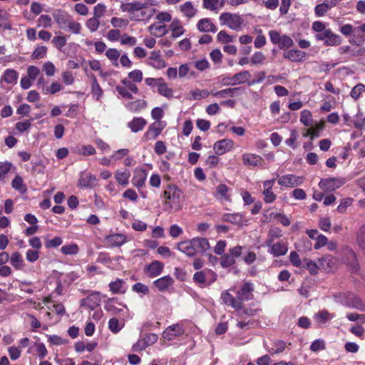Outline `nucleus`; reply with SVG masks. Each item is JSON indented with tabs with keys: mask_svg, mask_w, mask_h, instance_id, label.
Masks as SVG:
<instances>
[{
	"mask_svg": "<svg viewBox=\"0 0 365 365\" xmlns=\"http://www.w3.org/2000/svg\"><path fill=\"white\" fill-rule=\"evenodd\" d=\"M165 210L179 211L182 208L183 200L182 191L175 185H168L163 191Z\"/></svg>",
	"mask_w": 365,
	"mask_h": 365,
	"instance_id": "f257e3e1",
	"label": "nucleus"
},
{
	"mask_svg": "<svg viewBox=\"0 0 365 365\" xmlns=\"http://www.w3.org/2000/svg\"><path fill=\"white\" fill-rule=\"evenodd\" d=\"M179 251L188 257H193L197 253H203L210 248V243L206 238L194 237L190 240L180 242L177 245Z\"/></svg>",
	"mask_w": 365,
	"mask_h": 365,
	"instance_id": "f03ea898",
	"label": "nucleus"
},
{
	"mask_svg": "<svg viewBox=\"0 0 365 365\" xmlns=\"http://www.w3.org/2000/svg\"><path fill=\"white\" fill-rule=\"evenodd\" d=\"M219 19L222 25H226L230 29L236 31L241 28L244 22L243 19L239 14L229 12L221 14Z\"/></svg>",
	"mask_w": 365,
	"mask_h": 365,
	"instance_id": "7ed1b4c3",
	"label": "nucleus"
},
{
	"mask_svg": "<svg viewBox=\"0 0 365 365\" xmlns=\"http://www.w3.org/2000/svg\"><path fill=\"white\" fill-rule=\"evenodd\" d=\"M341 302L351 308L359 311H365V302L362 301L359 297L351 292L343 293L340 296Z\"/></svg>",
	"mask_w": 365,
	"mask_h": 365,
	"instance_id": "20e7f679",
	"label": "nucleus"
},
{
	"mask_svg": "<svg viewBox=\"0 0 365 365\" xmlns=\"http://www.w3.org/2000/svg\"><path fill=\"white\" fill-rule=\"evenodd\" d=\"M339 31L346 36L353 34V38L350 40V43L352 44L360 46L365 41V36L357 34L356 27L354 28L353 26L349 24L341 26L339 29Z\"/></svg>",
	"mask_w": 365,
	"mask_h": 365,
	"instance_id": "39448f33",
	"label": "nucleus"
},
{
	"mask_svg": "<svg viewBox=\"0 0 365 365\" xmlns=\"http://www.w3.org/2000/svg\"><path fill=\"white\" fill-rule=\"evenodd\" d=\"M346 182L342 178H329L322 179L319 182V187L328 192L334 191Z\"/></svg>",
	"mask_w": 365,
	"mask_h": 365,
	"instance_id": "423d86ee",
	"label": "nucleus"
},
{
	"mask_svg": "<svg viewBox=\"0 0 365 365\" xmlns=\"http://www.w3.org/2000/svg\"><path fill=\"white\" fill-rule=\"evenodd\" d=\"M104 309L111 312L113 314H122L126 316L128 312V308L125 304L118 302L115 299H109L104 305Z\"/></svg>",
	"mask_w": 365,
	"mask_h": 365,
	"instance_id": "0eeeda50",
	"label": "nucleus"
},
{
	"mask_svg": "<svg viewBox=\"0 0 365 365\" xmlns=\"http://www.w3.org/2000/svg\"><path fill=\"white\" fill-rule=\"evenodd\" d=\"M158 336L155 334H147L144 338L139 339L132 346L134 351H140L148 346L153 345L158 341Z\"/></svg>",
	"mask_w": 365,
	"mask_h": 365,
	"instance_id": "6e6552de",
	"label": "nucleus"
},
{
	"mask_svg": "<svg viewBox=\"0 0 365 365\" xmlns=\"http://www.w3.org/2000/svg\"><path fill=\"white\" fill-rule=\"evenodd\" d=\"M254 290L255 287L252 282H247L244 283L237 292V299H239L242 304L243 301L252 300L254 298Z\"/></svg>",
	"mask_w": 365,
	"mask_h": 365,
	"instance_id": "1a4fd4ad",
	"label": "nucleus"
},
{
	"mask_svg": "<svg viewBox=\"0 0 365 365\" xmlns=\"http://www.w3.org/2000/svg\"><path fill=\"white\" fill-rule=\"evenodd\" d=\"M304 177L297 176L292 174L282 175L278 180V184L285 187H297L302 185L304 182Z\"/></svg>",
	"mask_w": 365,
	"mask_h": 365,
	"instance_id": "9d476101",
	"label": "nucleus"
},
{
	"mask_svg": "<svg viewBox=\"0 0 365 365\" xmlns=\"http://www.w3.org/2000/svg\"><path fill=\"white\" fill-rule=\"evenodd\" d=\"M165 126V123L160 120L153 123L144 133L143 138L146 140L155 139L161 133Z\"/></svg>",
	"mask_w": 365,
	"mask_h": 365,
	"instance_id": "9b49d317",
	"label": "nucleus"
},
{
	"mask_svg": "<svg viewBox=\"0 0 365 365\" xmlns=\"http://www.w3.org/2000/svg\"><path fill=\"white\" fill-rule=\"evenodd\" d=\"M128 237L121 233H113L106 236L104 242L110 247H120L127 242Z\"/></svg>",
	"mask_w": 365,
	"mask_h": 365,
	"instance_id": "f8f14e48",
	"label": "nucleus"
},
{
	"mask_svg": "<svg viewBox=\"0 0 365 365\" xmlns=\"http://www.w3.org/2000/svg\"><path fill=\"white\" fill-rule=\"evenodd\" d=\"M52 15L58 26L62 29L67 30V25L71 20L72 17L65 11L61 9L54 10Z\"/></svg>",
	"mask_w": 365,
	"mask_h": 365,
	"instance_id": "ddd939ff",
	"label": "nucleus"
},
{
	"mask_svg": "<svg viewBox=\"0 0 365 365\" xmlns=\"http://www.w3.org/2000/svg\"><path fill=\"white\" fill-rule=\"evenodd\" d=\"M272 240L267 241V246L270 247L269 252L274 257H279L284 255L288 251V244L287 242H277L272 244Z\"/></svg>",
	"mask_w": 365,
	"mask_h": 365,
	"instance_id": "4468645a",
	"label": "nucleus"
},
{
	"mask_svg": "<svg viewBox=\"0 0 365 365\" xmlns=\"http://www.w3.org/2000/svg\"><path fill=\"white\" fill-rule=\"evenodd\" d=\"M184 334V329L179 324L169 326L163 333V336L168 341H171L175 338L180 336Z\"/></svg>",
	"mask_w": 365,
	"mask_h": 365,
	"instance_id": "2eb2a0df",
	"label": "nucleus"
},
{
	"mask_svg": "<svg viewBox=\"0 0 365 365\" xmlns=\"http://www.w3.org/2000/svg\"><path fill=\"white\" fill-rule=\"evenodd\" d=\"M233 141L229 138H225L215 143L213 149L217 155H223L230 151L233 148Z\"/></svg>",
	"mask_w": 365,
	"mask_h": 365,
	"instance_id": "dca6fc26",
	"label": "nucleus"
},
{
	"mask_svg": "<svg viewBox=\"0 0 365 365\" xmlns=\"http://www.w3.org/2000/svg\"><path fill=\"white\" fill-rule=\"evenodd\" d=\"M283 57L292 62L299 63L305 61L307 53L298 49H290L284 52Z\"/></svg>",
	"mask_w": 365,
	"mask_h": 365,
	"instance_id": "f3484780",
	"label": "nucleus"
},
{
	"mask_svg": "<svg viewBox=\"0 0 365 365\" xmlns=\"http://www.w3.org/2000/svg\"><path fill=\"white\" fill-rule=\"evenodd\" d=\"M148 172L145 168H136L134 171V175L132 178L133 185L140 189L145 185L147 179Z\"/></svg>",
	"mask_w": 365,
	"mask_h": 365,
	"instance_id": "a211bd4d",
	"label": "nucleus"
},
{
	"mask_svg": "<svg viewBox=\"0 0 365 365\" xmlns=\"http://www.w3.org/2000/svg\"><path fill=\"white\" fill-rule=\"evenodd\" d=\"M242 161L245 165L252 167H262L264 162L261 156L252 153L243 154Z\"/></svg>",
	"mask_w": 365,
	"mask_h": 365,
	"instance_id": "6ab92c4d",
	"label": "nucleus"
},
{
	"mask_svg": "<svg viewBox=\"0 0 365 365\" xmlns=\"http://www.w3.org/2000/svg\"><path fill=\"white\" fill-rule=\"evenodd\" d=\"M96 176L86 172H83L79 178V186L81 187H93L97 185Z\"/></svg>",
	"mask_w": 365,
	"mask_h": 365,
	"instance_id": "aec40b11",
	"label": "nucleus"
},
{
	"mask_svg": "<svg viewBox=\"0 0 365 365\" xmlns=\"http://www.w3.org/2000/svg\"><path fill=\"white\" fill-rule=\"evenodd\" d=\"M101 296L99 292H93L86 298H83L81 300V305L87 307L91 309H95L99 305L101 302Z\"/></svg>",
	"mask_w": 365,
	"mask_h": 365,
	"instance_id": "412c9836",
	"label": "nucleus"
},
{
	"mask_svg": "<svg viewBox=\"0 0 365 365\" xmlns=\"http://www.w3.org/2000/svg\"><path fill=\"white\" fill-rule=\"evenodd\" d=\"M197 29L202 33H215L217 30L216 26L209 18H204L198 21Z\"/></svg>",
	"mask_w": 365,
	"mask_h": 365,
	"instance_id": "4be33fe9",
	"label": "nucleus"
},
{
	"mask_svg": "<svg viewBox=\"0 0 365 365\" xmlns=\"http://www.w3.org/2000/svg\"><path fill=\"white\" fill-rule=\"evenodd\" d=\"M150 61L148 64L156 69H161L166 66L164 59L162 58L160 51H153L149 56Z\"/></svg>",
	"mask_w": 365,
	"mask_h": 365,
	"instance_id": "5701e85b",
	"label": "nucleus"
},
{
	"mask_svg": "<svg viewBox=\"0 0 365 365\" xmlns=\"http://www.w3.org/2000/svg\"><path fill=\"white\" fill-rule=\"evenodd\" d=\"M236 315L240 319H247L249 317H254L257 314L259 310L257 309L245 308L242 307V304L240 302V307L235 309Z\"/></svg>",
	"mask_w": 365,
	"mask_h": 365,
	"instance_id": "b1692460",
	"label": "nucleus"
},
{
	"mask_svg": "<svg viewBox=\"0 0 365 365\" xmlns=\"http://www.w3.org/2000/svg\"><path fill=\"white\" fill-rule=\"evenodd\" d=\"M220 299L224 304L232 307L235 309L240 307L241 302L237 299V297H234L228 291L222 292Z\"/></svg>",
	"mask_w": 365,
	"mask_h": 365,
	"instance_id": "393cba45",
	"label": "nucleus"
},
{
	"mask_svg": "<svg viewBox=\"0 0 365 365\" xmlns=\"http://www.w3.org/2000/svg\"><path fill=\"white\" fill-rule=\"evenodd\" d=\"M163 267L164 264L162 262L155 260L146 267V269L150 277H155L162 273Z\"/></svg>",
	"mask_w": 365,
	"mask_h": 365,
	"instance_id": "a878e982",
	"label": "nucleus"
},
{
	"mask_svg": "<svg viewBox=\"0 0 365 365\" xmlns=\"http://www.w3.org/2000/svg\"><path fill=\"white\" fill-rule=\"evenodd\" d=\"M140 11V14H138L137 15L130 16V19L131 21L149 19L155 14L156 9L153 8H148V5H146V8Z\"/></svg>",
	"mask_w": 365,
	"mask_h": 365,
	"instance_id": "bb28decb",
	"label": "nucleus"
},
{
	"mask_svg": "<svg viewBox=\"0 0 365 365\" xmlns=\"http://www.w3.org/2000/svg\"><path fill=\"white\" fill-rule=\"evenodd\" d=\"M173 282V279L170 276L167 275L156 279L154 282V284L159 291L163 292L171 287Z\"/></svg>",
	"mask_w": 365,
	"mask_h": 365,
	"instance_id": "cd10ccee",
	"label": "nucleus"
},
{
	"mask_svg": "<svg viewBox=\"0 0 365 365\" xmlns=\"http://www.w3.org/2000/svg\"><path fill=\"white\" fill-rule=\"evenodd\" d=\"M147 122L142 117H135L133 120L128 123V127L133 133H138L142 130L145 126Z\"/></svg>",
	"mask_w": 365,
	"mask_h": 365,
	"instance_id": "c85d7f7f",
	"label": "nucleus"
},
{
	"mask_svg": "<svg viewBox=\"0 0 365 365\" xmlns=\"http://www.w3.org/2000/svg\"><path fill=\"white\" fill-rule=\"evenodd\" d=\"M241 88H225L217 92H212V95L217 98H225L226 96L234 97L241 93Z\"/></svg>",
	"mask_w": 365,
	"mask_h": 365,
	"instance_id": "c756f323",
	"label": "nucleus"
},
{
	"mask_svg": "<svg viewBox=\"0 0 365 365\" xmlns=\"http://www.w3.org/2000/svg\"><path fill=\"white\" fill-rule=\"evenodd\" d=\"M148 29L152 35L158 37L164 36L168 33L167 26L165 24L154 23L150 25Z\"/></svg>",
	"mask_w": 365,
	"mask_h": 365,
	"instance_id": "7c9ffc66",
	"label": "nucleus"
},
{
	"mask_svg": "<svg viewBox=\"0 0 365 365\" xmlns=\"http://www.w3.org/2000/svg\"><path fill=\"white\" fill-rule=\"evenodd\" d=\"M334 317V315L333 314L329 313L327 310H322L314 314V319L318 324L321 325L331 320Z\"/></svg>",
	"mask_w": 365,
	"mask_h": 365,
	"instance_id": "2f4dec72",
	"label": "nucleus"
},
{
	"mask_svg": "<svg viewBox=\"0 0 365 365\" xmlns=\"http://www.w3.org/2000/svg\"><path fill=\"white\" fill-rule=\"evenodd\" d=\"M19 78V73L14 69H6L1 78V82L5 81L9 84H16Z\"/></svg>",
	"mask_w": 365,
	"mask_h": 365,
	"instance_id": "473e14b6",
	"label": "nucleus"
},
{
	"mask_svg": "<svg viewBox=\"0 0 365 365\" xmlns=\"http://www.w3.org/2000/svg\"><path fill=\"white\" fill-rule=\"evenodd\" d=\"M222 220L233 225H240L242 224L243 215L241 213H225L222 216Z\"/></svg>",
	"mask_w": 365,
	"mask_h": 365,
	"instance_id": "72a5a7b5",
	"label": "nucleus"
},
{
	"mask_svg": "<svg viewBox=\"0 0 365 365\" xmlns=\"http://www.w3.org/2000/svg\"><path fill=\"white\" fill-rule=\"evenodd\" d=\"M90 77L92 80V83H91L92 96L96 101H99L100 98L103 96V91L101 87L100 86V85L98 84L96 77L93 74H91L90 76Z\"/></svg>",
	"mask_w": 365,
	"mask_h": 365,
	"instance_id": "f704fd0d",
	"label": "nucleus"
},
{
	"mask_svg": "<svg viewBox=\"0 0 365 365\" xmlns=\"http://www.w3.org/2000/svg\"><path fill=\"white\" fill-rule=\"evenodd\" d=\"M210 94H212V92H210L207 90H200L199 88H196L192 90L190 92L187 99L190 101H199L203 98H206Z\"/></svg>",
	"mask_w": 365,
	"mask_h": 365,
	"instance_id": "c9c22d12",
	"label": "nucleus"
},
{
	"mask_svg": "<svg viewBox=\"0 0 365 365\" xmlns=\"http://www.w3.org/2000/svg\"><path fill=\"white\" fill-rule=\"evenodd\" d=\"M326 36L327 38L325 39L324 44L327 46H338L341 42V36L332 32L331 29L329 32V34Z\"/></svg>",
	"mask_w": 365,
	"mask_h": 365,
	"instance_id": "e433bc0d",
	"label": "nucleus"
},
{
	"mask_svg": "<svg viewBox=\"0 0 365 365\" xmlns=\"http://www.w3.org/2000/svg\"><path fill=\"white\" fill-rule=\"evenodd\" d=\"M125 282L120 279H117L115 281L109 283L108 287L113 293H125L126 289L123 287Z\"/></svg>",
	"mask_w": 365,
	"mask_h": 365,
	"instance_id": "4c0bfd02",
	"label": "nucleus"
},
{
	"mask_svg": "<svg viewBox=\"0 0 365 365\" xmlns=\"http://www.w3.org/2000/svg\"><path fill=\"white\" fill-rule=\"evenodd\" d=\"M147 106L144 100H137L133 102L128 103L125 105L128 110L133 113H138L142 109H144Z\"/></svg>",
	"mask_w": 365,
	"mask_h": 365,
	"instance_id": "58836bf2",
	"label": "nucleus"
},
{
	"mask_svg": "<svg viewBox=\"0 0 365 365\" xmlns=\"http://www.w3.org/2000/svg\"><path fill=\"white\" fill-rule=\"evenodd\" d=\"M10 263L16 269H21L24 266L22 256L18 252H15L11 254L10 257Z\"/></svg>",
	"mask_w": 365,
	"mask_h": 365,
	"instance_id": "ea45409f",
	"label": "nucleus"
},
{
	"mask_svg": "<svg viewBox=\"0 0 365 365\" xmlns=\"http://www.w3.org/2000/svg\"><path fill=\"white\" fill-rule=\"evenodd\" d=\"M158 93L167 98L173 97V90L168 87V83L165 82L164 79H163L158 87Z\"/></svg>",
	"mask_w": 365,
	"mask_h": 365,
	"instance_id": "a19ab883",
	"label": "nucleus"
},
{
	"mask_svg": "<svg viewBox=\"0 0 365 365\" xmlns=\"http://www.w3.org/2000/svg\"><path fill=\"white\" fill-rule=\"evenodd\" d=\"M180 10L189 19L194 17L197 14V9L194 8L192 3L190 1H186L182 4L180 6Z\"/></svg>",
	"mask_w": 365,
	"mask_h": 365,
	"instance_id": "79ce46f5",
	"label": "nucleus"
},
{
	"mask_svg": "<svg viewBox=\"0 0 365 365\" xmlns=\"http://www.w3.org/2000/svg\"><path fill=\"white\" fill-rule=\"evenodd\" d=\"M106 56L114 66L118 67L119 66L118 58L120 56V53L118 50L116 48H109L106 51Z\"/></svg>",
	"mask_w": 365,
	"mask_h": 365,
	"instance_id": "37998d69",
	"label": "nucleus"
},
{
	"mask_svg": "<svg viewBox=\"0 0 365 365\" xmlns=\"http://www.w3.org/2000/svg\"><path fill=\"white\" fill-rule=\"evenodd\" d=\"M130 173L129 170L120 171L115 173L116 181L121 185H127L128 184Z\"/></svg>",
	"mask_w": 365,
	"mask_h": 365,
	"instance_id": "c03bdc74",
	"label": "nucleus"
},
{
	"mask_svg": "<svg viewBox=\"0 0 365 365\" xmlns=\"http://www.w3.org/2000/svg\"><path fill=\"white\" fill-rule=\"evenodd\" d=\"M250 77V73L248 71H243L232 76V80L235 86L242 84L247 82Z\"/></svg>",
	"mask_w": 365,
	"mask_h": 365,
	"instance_id": "a18cd8bd",
	"label": "nucleus"
},
{
	"mask_svg": "<svg viewBox=\"0 0 365 365\" xmlns=\"http://www.w3.org/2000/svg\"><path fill=\"white\" fill-rule=\"evenodd\" d=\"M302 267L307 269L311 274H316L319 270V266L315 262L308 259H305L304 260Z\"/></svg>",
	"mask_w": 365,
	"mask_h": 365,
	"instance_id": "49530a36",
	"label": "nucleus"
},
{
	"mask_svg": "<svg viewBox=\"0 0 365 365\" xmlns=\"http://www.w3.org/2000/svg\"><path fill=\"white\" fill-rule=\"evenodd\" d=\"M76 153L84 156L93 155L96 153V149L91 145H82L76 148Z\"/></svg>",
	"mask_w": 365,
	"mask_h": 365,
	"instance_id": "de8ad7c7",
	"label": "nucleus"
},
{
	"mask_svg": "<svg viewBox=\"0 0 365 365\" xmlns=\"http://www.w3.org/2000/svg\"><path fill=\"white\" fill-rule=\"evenodd\" d=\"M356 242L359 247L365 251V225L360 227L356 234Z\"/></svg>",
	"mask_w": 365,
	"mask_h": 365,
	"instance_id": "09e8293b",
	"label": "nucleus"
},
{
	"mask_svg": "<svg viewBox=\"0 0 365 365\" xmlns=\"http://www.w3.org/2000/svg\"><path fill=\"white\" fill-rule=\"evenodd\" d=\"M37 25L38 27L49 28L52 25L51 17L48 15H41L37 20Z\"/></svg>",
	"mask_w": 365,
	"mask_h": 365,
	"instance_id": "8fccbe9b",
	"label": "nucleus"
},
{
	"mask_svg": "<svg viewBox=\"0 0 365 365\" xmlns=\"http://www.w3.org/2000/svg\"><path fill=\"white\" fill-rule=\"evenodd\" d=\"M300 122L305 126H309L312 123V115L309 110H303L300 114Z\"/></svg>",
	"mask_w": 365,
	"mask_h": 365,
	"instance_id": "3c124183",
	"label": "nucleus"
},
{
	"mask_svg": "<svg viewBox=\"0 0 365 365\" xmlns=\"http://www.w3.org/2000/svg\"><path fill=\"white\" fill-rule=\"evenodd\" d=\"M47 52V48L44 46H38L33 51L31 57L32 59L43 58L46 56Z\"/></svg>",
	"mask_w": 365,
	"mask_h": 365,
	"instance_id": "603ef678",
	"label": "nucleus"
},
{
	"mask_svg": "<svg viewBox=\"0 0 365 365\" xmlns=\"http://www.w3.org/2000/svg\"><path fill=\"white\" fill-rule=\"evenodd\" d=\"M120 42L121 45L133 46L137 44V38L127 34H123L120 38Z\"/></svg>",
	"mask_w": 365,
	"mask_h": 365,
	"instance_id": "864d4df0",
	"label": "nucleus"
},
{
	"mask_svg": "<svg viewBox=\"0 0 365 365\" xmlns=\"http://www.w3.org/2000/svg\"><path fill=\"white\" fill-rule=\"evenodd\" d=\"M235 262V259L230 254H225L221 257L220 264L222 267L227 268L232 266Z\"/></svg>",
	"mask_w": 365,
	"mask_h": 365,
	"instance_id": "5fc2aeb1",
	"label": "nucleus"
},
{
	"mask_svg": "<svg viewBox=\"0 0 365 365\" xmlns=\"http://www.w3.org/2000/svg\"><path fill=\"white\" fill-rule=\"evenodd\" d=\"M123 327V324H120L118 319L113 317L111 318L108 322V327L110 330L114 333H118Z\"/></svg>",
	"mask_w": 365,
	"mask_h": 365,
	"instance_id": "6e6d98bb",
	"label": "nucleus"
},
{
	"mask_svg": "<svg viewBox=\"0 0 365 365\" xmlns=\"http://www.w3.org/2000/svg\"><path fill=\"white\" fill-rule=\"evenodd\" d=\"M86 26L91 32H95L99 28L100 21L96 17L93 16L86 21Z\"/></svg>",
	"mask_w": 365,
	"mask_h": 365,
	"instance_id": "4d7b16f0",
	"label": "nucleus"
},
{
	"mask_svg": "<svg viewBox=\"0 0 365 365\" xmlns=\"http://www.w3.org/2000/svg\"><path fill=\"white\" fill-rule=\"evenodd\" d=\"M293 45L294 41L290 36L287 35H282L278 46L280 49H284L291 48Z\"/></svg>",
	"mask_w": 365,
	"mask_h": 365,
	"instance_id": "13d9d810",
	"label": "nucleus"
},
{
	"mask_svg": "<svg viewBox=\"0 0 365 365\" xmlns=\"http://www.w3.org/2000/svg\"><path fill=\"white\" fill-rule=\"evenodd\" d=\"M132 290L138 294L145 295L149 293V288L147 285L138 282L132 286Z\"/></svg>",
	"mask_w": 365,
	"mask_h": 365,
	"instance_id": "bf43d9fd",
	"label": "nucleus"
},
{
	"mask_svg": "<svg viewBox=\"0 0 365 365\" xmlns=\"http://www.w3.org/2000/svg\"><path fill=\"white\" fill-rule=\"evenodd\" d=\"M286 348V343L282 340H277L273 343L271 350L269 351L271 354H279L282 352Z\"/></svg>",
	"mask_w": 365,
	"mask_h": 365,
	"instance_id": "052dcab7",
	"label": "nucleus"
},
{
	"mask_svg": "<svg viewBox=\"0 0 365 365\" xmlns=\"http://www.w3.org/2000/svg\"><path fill=\"white\" fill-rule=\"evenodd\" d=\"M130 16L133 15H137L138 14H135V11H140L143 10V9L146 8V5H148L147 2L142 3L140 1H133L130 2Z\"/></svg>",
	"mask_w": 365,
	"mask_h": 365,
	"instance_id": "680f3d73",
	"label": "nucleus"
},
{
	"mask_svg": "<svg viewBox=\"0 0 365 365\" xmlns=\"http://www.w3.org/2000/svg\"><path fill=\"white\" fill-rule=\"evenodd\" d=\"M61 251L64 255H76L78 252V247L76 244L66 245L61 248Z\"/></svg>",
	"mask_w": 365,
	"mask_h": 365,
	"instance_id": "e2e57ef3",
	"label": "nucleus"
},
{
	"mask_svg": "<svg viewBox=\"0 0 365 365\" xmlns=\"http://www.w3.org/2000/svg\"><path fill=\"white\" fill-rule=\"evenodd\" d=\"M110 23L112 26L115 28H123L128 26L129 21L125 19L113 17L110 19Z\"/></svg>",
	"mask_w": 365,
	"mask_h": 365,
	"instance_id": "0e129e2a",
	"label": "nucleus"
},
{
	"mask_svg": "<svg viewBox=\"0 0 365 365\" xmlns=\"http://www.w3.org/2000/svg\"><path fill=\"white\" fill-rule=\"evenodd\" d=\"M106 11V6L105 4L99 3L93 8V16L100 19L104 16Z\"/></svg>",
	"mask_w": 365,
	"mask_h": 365,
	"instance_id": "69168bd1",
	"label": "nucleus"
},
{
	"mask_svg": "<svg viewBox=\"0 0 365 365\" xmlns=\"http://www.w3.org/2000/svg\"><path fill=\"white\" fill-rule=\"evenodd\" d=\"M203 7L207 10L215 11L219 9V0H203Z\"/></svg>",
	"mask_w": 365,
	"mask_h": 365,
	"instance_id": "338daca9",
	"label": "nucleus"
},
{
	"mask_svg": "<svg viewBox=\"0 0 365 365\" xmlns=\"http://www.w3.org/2000/svg\"><path fill=\"white\" fill-rule=\"evenodd\" d=\"M364 91L365 86L361 83H359L351 89L350 96H351V98L356 100L359 98L361 93Z\"/></svg>",
	"mask_w": 365,
	"mask_h": 365,
	"instance_id": "774afa93",
	"label": "nucleus"
}]
</instances>
